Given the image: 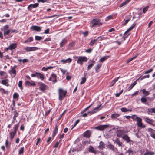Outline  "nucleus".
<instances>
[{
  "instance_id": "nucleus-1",
  "label": "nucleus",
  "mask_w": 155,
  "mask_h": 155,
  "mask_svg": "<svg viewBox=\"0 0 155 155\" xmlns=\"http://www.w3.org/2000/svg\"><path fill=\"white\" fill-rule=\"evenodd\" d=\"M90 27L91 28L99 26L101 23L100 20L99 19H94L90 22Z\"/></svg>"
},
{
  "instance_id": "nucleus-2",
  "label": "nucleus",
  "mask_w": 155,
  "mask_h": 155,
  "mask_svg": "<svg viewBox=\"0 0 155 155\" xmlns=\"http://www.w3.org/2000/svg\"><path fill=\"white\" fill-rule=\"evenodd\" d=\"M101 105H99L94 109L92 110L91 111L88 112L87 113H84L82 115V116L83 117H86L89 114H92L94 113H96L101 109V108L100 107Z\"/></svg>"
},
{
  "instance_id": "nucleus-3",
  "label": "nucleus",
  "mask_w": 155,
  "mask_h": 155,
  "mask_svg": "<svg viewBox=\"0 0 155 155\" xmlns=\"http://www.w3.org/2000/svg\"><path fill=\"white\" fill-rule=\"evenodd\" d=\"M87 61L86 57L84 56H79L78 57L77 63L80 65H82L83 63Z\"/></svg>"
},
{
  "instance_id": "nucleus-4",
  "label": "nucleus",
  "mask_w": 155,
  "mask_h": 155,
  "mask_svg": "<svg viewBox=\"0 0 155 155\" xmlns=\"http://www.w3.org/2000/svg\"><path fill=\"white\" fill-rule=\"evenodd\" d=\"M66 93V91H64L61 88L59 89L58 90L59 100H62L64 97Z\"/></svg>"
},
{
  "instance_id": "nucleus-5",
  "label": "nucleus",
  "mask_w": 155,
  "mask_h": 155,
  "mask_svg": "<svg viewBox=\"0 0 155 155\" xmlns=\"http://www.w3.org/2000/svg\"><path fill=\"white\" fill-rule=\"evenodd\" d=\"M144 120L145 122L148 124L154 127L155 124L154 123V121L153 120L150 119L147 117H144Z\"/></svg>"
},
{
  "instance_id": "nucleus-6",
  "label": "nucleus",
  "mask_w": 155,
  "mask_h": 155,
  "mask_svg": "<svg viewBox=\"0 0 155 155\" xmlns=\"http://www.w3.org/2000/svg\"><path fill=\"white\" fill-rule=\"evenodd\" d=\"M31 76L32 77H36L37 78L40 79L41 80L44 79V75L39 73L36 72L35 74H31Z\"/></svg>"
},
{
  "instance_id": "nucleus-7",
  "label": "nucleus",
  "mask_w": 155,
  "mask_h": 155,
  "mask_svg": "<svg viewBox=\"0 0 155 155\" xmlns=\"http://www.w3.org/2000/svg\"><path fill=\"white\" fill-rule=\"evenodd\" d=\"M138 127L141 128H145L146 126L142 122V119L141 118H139L136 121Z\"/></svg>"
},
{
  "instance_id": "nucleus-8",
  "label": "nucleus",
  "mask_w": 155,
  "mask_h": 155,
  "mask_svg": "<svg viewBox=\"0 0 155 155\" xmlns=\"http://www.w3.org/2000/svg\"><path fill=\"white\" fill-rule=\"evenodd\" d=\"M27 52L34 51L39 49L37 47H27L24 48Z\"/></svg>"
},
{
  "instance_id": "nucleus-9",
  "label": "nucleus",
  "mask_w": 155,
  "mask_h": 155,
  "mask_svg": "<svg viewBox=\"0 0 155 155\" xmlns=\"http://www.w3.org/2000/svg\"><path fill=\"white\" fill-rule=\"evenodd\" d=\"M38 84L39 86V88L41 91H44L45 90L47 87L46 85L41 82H39Z\"/></svg>"
},
{
  "instance_id": "nucleus-10",
  "label": "nucleus",
  "mask_w": 155,
  "mask_h": 155,
  "mask_svg": "<svg viewBox=\"0 0 155 155\" xmlns=\"http://www.w3.org/2000/svg\"><path fill=\"white\" fill-rule=\"evenodd\" d=\"M107 147L108 149L114 152H115L117 150V148L115 147L114 145L110 143H109L107 145Z\"/></svg>"
},
{
  "instance_id": "nucleus-11",
  "label": "nucleus",
  "mask_w": 155,
  "mask_h": 155,
  "mask_svg": "<svg viewBox=\"0 0 155 155\" xmlns=\"http://www.w3.org/2000/svg\"><path fill=\"white\" fill-rule=\"evenodd\" d=\"M114 143L117 145L119 147H123L124 145L123 144V143L121 142L120 140L118 138H116L114 141Z\"/></svg>"
},
{
  "instance_id": "nucleus-12",
  "label": "nucleus",
  "mask_w": 155,
  "mask_h": 155,
  "mask_svg": "<svg viewBox=\"0 0 155 155\" xmlns=\"http://www.w3.org/2000/svg\"><path fill=\"white\" fill-rule=\"evenodd\" d=\"M148 131L150 133V135L151 137L155 139V130L151 128H149Z\"/></svg>"
},
{
  "instance_id": "nucleus-13",
  "label": "nucleus",
  "mask_w": 155,
  "mask_h": 155,
  "mask_svg": "<svg viewBox=\"0 0 155 155\" xmlns=\"http://www.w3.org/2000/svg\"><path fill=\"white\" fill-rule=\"evenodd\" d=\"M30 29L33 30L37 32L41 31V27L37 26H32L30 27Z\"/></svg>"
},
{
  "instance_id": "nucleus-14",
  "label": "nucleus",
  "mask_w": 155,
  "mask_h": 155,
  "mask_svg": "<svg viewBox=\"0 0 155 155\" xmlns=\"http://www.w3.org/2000/svg\"><path fill=\"white\" fill-rule=\"evenodd\" d=\"M108 125H100L96 127H95V128L99 130H103L107 128L108 127Z\"/></svg>"
},
{
  "instance_id": "nucleus-15",
  "label": "nucleus",
  "mask_w": 155,
  "mask_h": 155,
  "mask_svg": "<svg viewBox=\"0 0 155 155\" xmlns=\"http://www.w3.org/2000/svg\"><path fill=\"white\" fill-rule=\"evenodd\" d=\"M116 134L117 137L122 138V136L124 135V131L120 130H118L116 132Z\"/></svg>"
},
{
  "instance_id": "nucleus-16",
  "label": "nucleus",
  "mask_w": 155,
  "mask_h": 155,
  "mask_svg": "<svg viewBox=\"0 0 155 155\" xmlns=\"http://www.w3.org/2000/svg\"><path fill=\"white\" fill-rule=\"evenodd\" d=\"M122 138L126 141L127 143L130 142L131 141L130 137L127 134L124 135L122 136Z\"/></svg>"
},
{
  "instance_id": "nucleus-17",
  "label": "nucleus",
  "mask_w": 155,
  "mask_h": 155,
  "mask_svg": "<svg viewBox=\"0 0 155 155\" xmlns=\"http://www.w3.org/2000/svg\"><path fill=\"white\" fill-rule=\"evenodd\" d=\"M25 84L26 85L28 86H35L36 85L35 82L32 81L31 82L28 81H26L25 82Z\"/></svg>"
},
{
  "instance_id": "nucleus-18",
  "label": "nucleus",
  "mask_w": 155,
  "mask_h": 155,
  "mask_svg": "<svg viewBox=\"0 0 155 155\" xmlns=\"http://www.w3.org/2000/svg\"><path fill=\"white\" fill-rule=\"evenodd\" d=\"M38 5L39 4L38 3H36L34 4H31L28 5V7L27 8L28 10H30L31 8H34L38 7Z\"/></svg>"
},
{
  "instance_id": "nucleus-19",
  "label": "nucleus",
  "mask_w": 155,
  "mask_h": 155,
  "mask_svg": "<svg viewBox=\"0 0 155 155\" xmlns=\"http://www.w3.org/2000/svg\"><path fill=\"white\" fill-rule=\"evenodd\" d=\"M140 92H142L143 94L144 95L143 97L147 96L148 95L150 94L149 91H147L145 89L141 90Z\"/></svg>"
},
{
  "instance_id": "nucleus-20",
  "label": "nucleus",
  "mask_w": 155,
  "mask_h": 155,
  "mask_svg": "<svg viewBox=\"0 0 155 155\" xmlns=\"http://www.w3.org/2000/svg\"><path fill=\"white\" fill-rule=\"evenodd\" d=\"M17 44L16 43L11 44L9 46L10 50H12L15 49L17 48Z\"/></svg>"
},
{
  "instance_id": "nucleus-21",
  "label": "nucleus",
  "mask_w": 155,
  "mask_h": 155,
  "mask_svg": "<svg viewBox=\"0 0 155 155\" xmlns=\"http://www.w3.org/2000/svg\"><path fill=\"white\" fill-rule=\"evenodd\" d=\"M89 151L95 154H96L97 153V151L94 148L91 146H90L89 147Z\"/></svg>"
},
{
  "instance_id": "nucleus-22",
  "label": "nucleus",
  "mask_w": 155,
  "mask_h": 155,
  "mask_svg": "<svg viewBox=\"0 0 155 155\" xmlns=\"http://www.w3.org/2000/svg\"><path fill=\"white\" fill-rule=\"evenodd\" d=\"M72 61V59L70 58H68L67 59H63L61 60V61L63 64L70 63Z\"/></svg>"
},
{
  "instance_id": "nucleus-23",
  "label": "nucleus",
  "mask_w": 155,
  "mask_h": 155,
  "mask_svg": "<svg viewBox=\"0 0 155 155\" xmlns=\"http://www.w3.org/2000/svg\"><path fill=\"white\" fill-rule=\"evenodd\" d=\"M141 101L142 103L146 105H149L148 103L147 102V99L145 97H143L141 98Z\"/></svg>"
},
{
  "instance_id": "nucleus-24",
  "label": "nucleus",
  "mask_w": 155,
  "mask_h": 155,
  "mask_svg": "<svg viewBox=\"0 0 155 155\" xmlns=\"http://www.w3.org/2000/svg\"><path fill=\"white\" fill-rule=\"evenodd\" d=\"M97 39H94L93 40H91L90 41L89 45L91 46H93L94 44L97 43Z\"/></svg>"
},
{
  "instance_id": "nucleus-25",
  "label": "nucleus",
  "mask_w": 155,
  "mask_h": 155,
  "mask_svg": "<svg viewBox=\"0 0 155 155\" xmlns=\"http://www.w3.org/2000/svg\"><path fill=\"white\" fill-rule=\"evenodd\" d=\"M91 134V133L90 131L87 130L84 133V136L86 137H89Z\"/></svg>"
},
{
  "instance_id": "nucleus-26",
  "label": "nucleus",
  "mask_w": 155,
  "mask_h": 155,
  "mask_svg": "<svg viewBox=\"0 0 155 155\" xmlns=\"http://www.w3.org/2000/svg\"><path fill=\"white\" fill-rule=\"evenodd\" d=\"M119 78V77H117V78L115 79L114 80H112L111 82L110 83V87L113 86L114 84L116 82L118 81Z\"/></svg>"
},
{
  "instance_id": "nucleus-27",
  "label": "nucleus",
  "mask_w": 155,
  "mask_h": 155,
  "mask_svg": "<svg viewBox=\"0 0 155 155\" xmlns=\"http://www.w3.org/2000/svg\"><path fill=\"white\" fill-rule=\"evenodd\" d=\"M58 131V129L57 125H56L55 127V129L54 130H53V134H52V136L53 137H54L56 134L57 133Z\"/></svg>"
},
{
  "instance_id": "nucleus-28",
  "label": "nucleus",
  "mask_w": 155,
  "mask_h": 155,
  "mask_svg": "<svg viewBox=\"0 0 155 155\" xmlns=\"http://www.w3.org/2000/svg\"><path fill=\"white\" fill-rule=\"evenodd\" d=\"M150 77V76L149 74H148L144 76L143 77L141 76L140 78H139L137 80V81L138 80L140 79V80H142L143 79L146 78H149Z\"/></svg>"
},
{
  "instance_id": "nucleus-29",
  "label": "nucleus",
  "mask_w": 155,
  "mask_h": 155,
  "mask_svg": "<svg viewBox=\"0 0 155 155\" xmlns=\"http://www.w3.org/2000/svg\"><path fill=\"white\" fill-rule=\"evenodd\" d=\"M67 42V40L66 38L63 39L61 42L60 43V47L61 48L63 47L64 45L66 44Z\"/></svg>"
},
{
  "instance_id": "nucleus-30",
  "label": "nucleus",
  "mask_w": 155,
  "mask_h": 155,
  "mask_svg": "<svg viewBox=\"0 0 155 155\" xmlns=\"http://www.w3.org/2000/svg\"><path fill=\"white\" fill-rule=\"evenodd\" d=\"M130 0H127L123 3H122L119 6L120 8H121L123 6H125L126 5L129 3V1Z\"/></svg>"
},
{
  "instance_id": "nucleus-31",
  "label": "nucleus",
  "mask_w": 155,
  "mask_h": 155,
  "mask_svg": "<svg viewBox=\"0 0 155 155\" xmlns=\"http://www.w3.org/2000/svg\"><path fill=\"white\" fill-rule=\"evenodd\" d=\"M148 114H152L153 113H155V108H152L150 109H148Z\"/></svg>"
},
{
  "instance_id": "nucleus-32",
  "label": "nucleus",
  "mask_w": 155,
  "mask_h": 155,
  "mask_svg": "<svg viewBox=\"0 0 155 155\" xmlns=\"http://www.w3.org/2000/svg\"><path fill=\"white\" fill-rule=\"evenodd\" d=\"M13 114L14 116L13 117V119L14 120H15L16 119V117L18 116L19 114L17 112L16 110H15L14 111Z\"/></svg>"
},
{
  "instance_id": "nucleus-33",
  "label": "nucleus",
  "mask_w": 155,
  "mask_h": 155,
  "mask_svg": "<svg viewBox=\"0 0 155 155\" xmlns=\"http://www.w3.org/2000/svg\"><path fill=\"white\" fill-rule=\"evenodd\" d=\"M131 118L132 119H133L134 120L137 121V120L139 119V118H140V117H138L136 115H133L132 116H131Z\"/></svg>"
},
{
  "instance_id": "nucleus-34",
  "label": "nucleus",
  "mask_w": 155,
  "mask_h": 155,
  "mask_svg": "<svg viewBox=\"0 0 155 155\" xmlns=\"http://www.w3.org/2000/svg\"><path fill=\"white\" fill-rule=\"evenodd\" d=\"M16 134V132L14 131L10 132L9 133L10 137L11 139H12L14 137L15 135Z\"/></svg>"
},
{
  "instance_id": "nucleus-35",
  "label": "nucleus",
  "mask_w": 155,
  "mask_h": 155,
  "mask_svg": "<svg viewBox=\"0 0 155 155\" xmlns=\"http://www.w3.org/2000/svg\"><path fill=\"white\" fill-rule=\"evenodd\" d=\"M98 147L100 149H103L105 148L104 144L102 142H100V145L98 146Z\"/></svg>"
},
{
  "instance_id": "nucleus-36",
  "label": "nucleus",
  "mask_w": 155,
  "mask_h": 155,
  "mask_svg": "<svg viewBox=\"0 0 155 155\" xmlns=\"http://www.w3.org/2000/svg\"><path fill=\"white\" fill-rule=\"evenodd\" d=\"M19 126V123H18L14 125L13 129L14 130V131L15 132L17 133L18 129V128Z\"/></svg>"
},
{
  "instance_id": "nucleus-37",
  "label": "nucleus",
  "mask_w": 155,
  "mask_h": 155,
  "mask_svg": "<svg viewBox=\"0 0 155 155\" xmlns=\"http://www.w3.org/2000/svg\"><path fill=\"white\" fill-rule=\"evenodd\" d=\"M9 72L10 73H11V72L13 74H14L15 76L16 75V71L15 69H14V68H12V69L9 71Z\"/></svg>"
},
{
  "instance_id": "nucleus-38",
  "label": "nucleus",
  "mask_w": 155,
  "mask_h": 155,
  "mask_svg": "<svg viewBox=\"0 0 155 155\" xmlns=\"http://www.w3.org/2000/svg\"><path fill=\"white\" fill-rule=\"evenodd\" d=\"M11 32L10 30H4V35L5 36L8 35Z\"/></svg>"
},
{
  "instance_id": "nucleus-39",
  "label": "nucleus",
  "mask_w": 155,
  "mask_h": 155,
  "mask_svg": "<svg viewBox=\"0 0 155 155\" xmlns=\"http://www.w3.org/2000/svg\"><path fill=\"white\" fill-rule=\"evenodd\" d=\"M109 56H104L102 57L99 60V61L101 62H103L105 60H106L107 58L109 57Z\"/></svg>"
},
{
  "instance_id": "nucleus-40",
  "label": "nucleus",
  "mask_w": 155,
  "mask_h": 155,
  "mask_svg": "<svg viewBox=\"0 0 155 155\" xmlns=\"http://www.w3.org/2000/svg\"><path fill=\"white\" fill-rule=\"evenodd\" d=\"M119 115L117 114H114L111 115V117L113 119H116L118 117Z\"/></svg>"
},
{
  "instance_id": "nucleus-41",
  "label": "nucleus",
  "mask_w": 155,
  "mask_h": 155,
  "mask_svg": "<svg viewBox=\"0 0 155 155\" xmlns=\"http://www.w3.org/2000/svg\"><path fill=\"white\" fill-rule=\"evenodd\" d=\"M153 71V69L150 68L146 71L143 72V74H147L150 73Z\"/></svg>"
},
{
  "instance_id": "nucleus-42",
  "label": "nucleus",
  "mask_w": 155,
  "mask_h": 155,
  "mask_svg": "<svg viewBox=\"0 0 155 155\" xmlns=\"http://www.w3.org/2000/svg\"><path fill=\"white\" fill-rule=\"evenodd\" d=\"M1 83L6 86H8V84L7 82V81L5 80H2Z\"/></svg>"
},
{
  "instance_id": "nucleus-43",
  "label": "nucleus",
  "mask_w": 155,
  "mask_h": 155,
  "mask_svg": "<svg viewBox=\"0 0 155 155\" xmlns=\"http://www.w3.org/2000/svg\"><path fill=\"white\" fill-rule=\"evenodd\" d=\"M130 20V19H129L127 20H124L122 22V24L124 26Z\"/></svg>"
},
{
  "instance_id": "nucleus-44",
  "label": "nucleus",
  "mask_w": 155,
  "mask_h": 155,
  "mask_svg": "<svg viewBox=\"0 0 155 155\" xmlns=\"http://www.w3.org/2000/svg\"><path fill=\"white\" fill-rule=\"evenodd\" d=\"M101 66V64H99L97 65H96V66L95 67V70L97 72H98L99 71V69L100 68V67Z\"/></svg>"
},
{
  "instance_id": "nucleus-45",
  "label": "nucleus",
  "mask_w": 155,
  "mask_h": 155,
  "mask_svg": "<svg viewBox=\"0 0 155 155\" xmlns=\"http://www.w3.org/2000/svg\"><path fill=\"white\" fill-rule=\"evenodd\" d=\"M22 84V81H20L18 82V86L19 87L21 90H22L23 89Z\"/></svg>"
},
{
  "instance_id": "nucleus-46",
  "label": "nucleus",
  "mask_w": 155,
  "mask_h": 155,
  "mask_svg": "<svg viewBox=\"0 0 155 155\" xmlns=\"http://www.w3.org/2000/svg\"><path fill=\"white\" fill-rule=\"evenodd\" d=\"M97 39V40L99 39V41H101L105 39H106V37H104V36H100L98 37Z\"/></svg>"
},
{
  "instance_id": "nucleus-47",
  "label": "nucleus",
  "mask_w": 155,
  "mask_h": 155,
  "mask_svg": "<svg viewBox=\"0 0 155 155\" xmlns=\"http://www.w3.org/2000/svg\"><path fill=\"white\" fill-rule=\"evenodd\" d=\"M86 78H81V81L80 82V84H84L86 81Z\"/></svg>"
},
{
  "instance_id": "nucleus-48",
  "label": "nucleus",
  "mask_w": 155,
  "mask_h": 155,
  "mask_svg": "<svg viewBox=\"0 0 155 155\" xmlns=\"http://www.w3.org/2000/svg\"><path fill=\"white\" fill-rule=\"evenodd\" d=\"M24 147H21L19 150V154H22L24 152Z\"/></svg>"
},
{
  "instance_id": "nucleus-49",
  "label": "nucleus",
  "mask_w": 155,
  "mask_h": 155,
  "mask_svg": "<svg viewBox=\"0 0 155 155\" xmlns=\"http://www.w3.org/2000/svg\"><path fill=\"white\" fill-rule=\"evenodd\" d=\"M121 110L122 112H127L128 109L122 107L121 108Z\"/></svg>"
},
{
  "instance_id": "nucleus-50",
  "label": "nucleus",
  "mask_w": 155,
  "mask_h": 155,
  "mask_svg": "<svg viewBox=\"0 0 155 155\" xmlns=\"http://www.w3.org/2000/svg\"><path fill=\"white\" fill-rule=\"evenodd\" d=\"M124 36H123L122 38V41H124L126 39V38L130 34H128L127 35H124Z\"/></svg>"
},
{
  "instance_id": "nucleus-51",
  "label": "nucleus",
  "mask_w": 155,
  "mask_h": 155,
  "mask_svg": "<svg viewBox=\"0 0 155 155\" xmlns=\"http://www.w3.org/2000/svg\"><path fill=\"white\" fill-rule=\"evenodd\" d=\"M42 38L41 37H40L38 36H35V39L37 41H39L41 40Z\"/></svg>"
},
{
  "instance_id": "nucleus-52",
  "label": "nucleus",
  "mask_w": 155,
  "mask_h": 155,
  "mask_svg": "<svg viewBox=\"0 0 155 155\" xmlns=\"http://www.w3.org/2000/svg\"><path fill=\"white\" fill-rule=\"evenodd\" d=\"M18 95L17 93H15L13 95V97L14 98H18Z\"/></svg>"
},
{
  "instance_id": "nucleus-53",
  "label": "nucleus",
  "mask_w": 155,
  "mask_h": 155,
  "mask_svg": "<svg viewBox=\"0 0 155 155\" xmlns=\"http://www.w3.org/2000/svg\"><path fill=\"white\" fill-rule=\"evenodd\" d=\"M0 91L2 93L5 94L6 93V91L5 89L2 88H0Z\"/></svg>"
},
{
  "instance_id": "nucleus-54",
  "label": "nucleus",
  "mask_w": 155,
  "mask_h": 155,
  "mask_svg": "<svg viewBox=\"0 0 155 155\" xmlns=\"http://www.w3.org/2000/svg\"><path fill=\"white\" fill-rule=\"evenodd\" d=\"M136 25V23L134 22L129 28L131 30L135 27Z\"/></svg>"
},
{
  "instance_id": "nucleus-55",
  "label": "nucleus",
  "mask_w": 155,
  "mask_h": 155,
  "mask_svg": "<svg viewBox=\"0 0 155 155\" xmlns=\"http://www.w3.org/2000/svg\"><path fill=\"white\" fill-rule=\"evenodd\" d=\"M137 55H138V54H137L136 56H134V57H133V58H131L128 60L127 61V63L129 62L130 61H131L132 60H133L136 57H137Z\"/></svg>"
},
{
  "instance_id": "nucleus-56",
  "label": "nucleus",
  "mask_w": 155,
  "mask_h": 155,
  "mask_svg": "<svg viewBox=\"0 0 155 155\" xmlns=\"http://www.w3.org/2000/svg\"><path fill=\"white\" fill-rule=\"evenodd\" d=\"M93 65H94V64H89V65H88L87 67V70H88L90 69H91L92 68V67H93Z\"/></svg>"
},
{
  "instance_id": "nucleus-57",
  "label": "nucleus",
  "mask_w": 155,
  "mask_h": 155,
  "mask_svg": "<svg viewBox=\"0 0 155 155\" xmlns=\"http://www.w3.org/2000/svg\"><path fill=\"white\" fill-rule=\"evenodd\" d=\"M27 40L28 42H30L32 41L33 40V38L32 37H30Z\"/></svg>"
},
{
  "instance_id": "nucleus-58",
  "label": "nucleus",
  "mask_w": 155,
  "mask_h": 155,
  "mask_svg": "<svg viewBox=\"0 0 155 155\" xmlns=\"http://www.w3.org/2000/svg\"><path fill=\"white\" fill-rule=\"evenodd\" d=\"M149 7L148 6H147L144 7L143 9V12L144 13H145L147 11V9Z\"/></svg>"
},
{
  "instance_id": "nucleus-59",
  "label": "nucleus",
  "mask_w": 155,
  "mask_h": 155,
  "mask_svg": "<svg viewBox=\"0 0 155 155\" xmlns=\"http://www.w3.org/2000/svg\"><path fill=\"white\" fill-rule=\"evenodd\" d=\"M51 76L52 77V80L55 79L56 78V76L54 74H51Z\"/></svg>"
},
{
  "instance_id": "nucleus-60",
  "label": "nucleus",
  "mask_w": 155,
  "mask_h": 155,
  "mask_svg": "<svg viewBox=\"0 0 155 155\" xmlns=\"http://www.w3.org/2000/svg\"><path fill=\"white\" fill-rule=\"evenodd\" d=\"M38 2H42L43 3H44L45 2H47V0H37Z\"/></svg>"
},
{
  "instance_id": "nucleus-61",
  "label": "nucleus",
  "mask_w": 155,
  "mask_h": 155,
  "mask_svg": "<svg viewBox=\"0 0 155 155\" xmlns=\"http://www.w3.org/2000/svg\"><path fill=\"white\" fill-rule=\"evenodd\" d=\"M92 51V49L90 48L85 50V52L87 53H91Z\"/></svg>"
},
{
  "instance_id": "nucleus-62",
  "label": "nucleus",
  "mask_w": 155,
  "mask_h": 155,
  "mask_svg": "<svg viewBox=\"0 0 155 155\" xmlns=\"http://www.w3.org/2000/svg\"><path fill=\"white\" fill-rule=\"evenodd\" d=\"M134 86V85L132 84L128 88V90L129 91L130 90L132 89L133 87Z\"/></svg>"
},
{
  "instance_id": "nucleus-63",
  "label": "nucleus",
  "mask_w": 155,
  "mask_h": 155,
  "mask_svg": "<svg viewBox=\"0 0 155 155\" xmlns=\"http://www.w3.org/2000/svg\"><path fill=\"white\" fill-rule=\"evenodd\" d=\"M25 128V127L24 125L22 124L21 125L20 129L21 130L23 131Z\"/></svg>"
},
{
  "instance_id": "nucleus-64",
  "label": "nucleus",
  "mask_w": 155,
  "mask_h": 155,
  "mask_svg": "<svg viewBox=\"0 0 155 155\" xmlns=\"http://www.w3.org/2000/svg\"><path fill=\"white\" fill-rule=\"evenodd\" d=\"M82 34L84 35L85 37H86L88 35V32L87 31H86L83 32Z\"/></svg>"
}]
</instances>
